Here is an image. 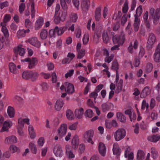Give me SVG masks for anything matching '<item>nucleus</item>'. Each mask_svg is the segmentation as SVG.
Instances as JSON below:
<instances>
[{
    "label": "nucleus",
    "mask_w": 160,
    "mask_h": 160,
    "mask_svg": "<svg viewBox=\"0 0 160 160\" xmlns=\"http://www.w3.org/2000/svg\"><path fill=\"white\" fill-rule=\"evenodd\" d=\"M28 41L30 44L37 48H39L40 47V42L38 40L37 38L36 37L29 38Z\"/></svg>",
    "instance_id": "9b49d317"
},
{
    "label": "nucleus",
    "mask_w": 160,
    "mask_h": 160,
    "mask_svg": "<svg viewBox=\"0 0 160 160\" xmlns=\"http://www.w3.org/2000/svg\"><path fill=\"white\" fill-rule=\"evenodd\" d=\"M153 68V66L151 63H148L146 66V70L148 72H150Z\"/></svg>",
    "instance_id": "e2e57ef3"
},
{
    "label": "nucleus",
    "mask_w": 160,
    "mask_h": 160,
    "mask_svg": "<svg viewBox=\"0 0 160 160\" xmlns=\"http://www.w3.org/2000/svg\"><path fill=\"white\" fill-rule=\"evenodd\" d=\"M21 61L23 62H29L28 68L29 69H32L34 68L38 62L37 58L34 57L32 58L31 59L29 58H27L22 60Z\"/></svg>",
    "instance_id": "423d86ee"
},
{
    "label": "nucleus",
    "mask_w": 160,
    "mask_h": 160,
    "mask_svg": "<svg viewBox=\"0 0 160 160\" xmlns=\"http://www.w3.org/2000/svg\"><path fill=\"white\" fill-rule=\"evenodd\" d=\"M79 140L77 135H75L72 139L71 144L72 147L74 149L77 148L79 145Z\"/></svg>",
    "instance_id": "dca6fc26"
},
{
    "label": "nucleus",
    "mask_w": 160,
    "mask_h": 160,
    "mask_svg": "<svg viewBox=\"0 0 160 160\" xmlns=\"http://www.w3.org/2000/svg\"><path fill=\"white\" fill-rule=\"evenodd\" d=\"M123 81L122 79H120L117 85V91L118 92H121L122 88Z\"/></svg>",
    "instance_id": "72a5a7b5"
},
{
    "label": "nucleus",
    "mask_w": 160,
    "mask_h": 160,
    "mask_svg": "<svg viewBox=\"0 0 160 160\" xmlns=\"http://www.w3.org/2000/svg\"><path fill=\"white\" fill-rule=\"evenodd\" d=\"M53 152L56 156L61 157L63 154V151L61 146L56 145L53 150Z\"/></svg>",
    "instance_id": "9d476101"
},
{
    "label": "nucleus",
    "mask_w": 160,
    "mask_h": 160,
    "mask_svg": "<svg viewBox=\"0 0 160 160\" xmlns=\"http://www.w3.org/2000/svg\"><path fill=\"white\" fill-rule=\"evenodd\" d=\"M9 70L11 72L13 73H16L17 72V69L16 65L13 62L9 63Z\"/></svg>",
    "instance_id": "cd10ccee"
},
{
    "label": "nucleus",
    "mask_w": 160,
    "mask_h": 160,
    "mask_svg": "<svg viewBox=\"0 0 160 160\" xmlns=\"http://www.w3.org/2000/svg\"><path fill=\"white\" fill-rule=\"evenodd\" d=\"M67 15V11H56L54 20L55 23L58 24L61 21H64Z\"/></svg>",
    "instance_id": "f03ea898"
},
{
    "label": "nucleus",
    "mask_w": 160,
    "mask_h": 160,
    "mask_svg": "<svg viewBox=\"0 0 160 160\" xmlns=\"http://www.w3.org/2000/svg\"><path fill=\"white\" fill-rule=\"evenodd\" d=\"M60 4L62 9L63 10H65L68 9V6L67 3H66L64 0H60Z\"/></svg>",
    "instance_id": "c03bdc74"
},
{
    "label": "nucleus",
    "mask_w": 160,
    "mask_h": 160,
    "mask_svg": "<svg viewBox=\"0 0 160 160\" xmlns=\"http://www.w3.org/2000/svg\"><path fill=\"white\" fill-rule=\"evenodd\" d=\"M64 104V102L62 99H58L55 105L54 108L57 111H60L63 107Z\"/></svg>",
    "instance_id": "f8f14e48"
},
{
    "label": "nucleus",
    "mask_w": 160,
    "mask_h": 160,
    "mask_svg": "<svg viewBox=\"0 0 160 160\" xmlns=\"http://www.w3.org/2000/svg\"><path fill=\"white\" fill-rule=\"evenodd\" d=\"M29 148L32 153L36 154L37 152V149L35 145L33 143L31 142L29 144Z\"/></svg>",
    "instance_id": "4c0bfd02"
},
{
    "label": "nucleus",
    "mask_w": 160,
    "mask_h": 160,
    "mask_svg": "<svg viewBox=\"0 0 160 160\" xmlns=\"http://www.w3.org/2000/svg\"><path fill=\"white\" fill-rule=\"evenodd\" d=\"M32 23L29 19L27 18L25 20V25L26 28H30L32 26Z\"/></svg>",
    "instance_id": "09e8293b"
},
{
    "label": "nucleus",
    "mask_w": 160,
    "mask_h": 160,
    "mask_svg": "<svg viewBox=\"0 0 160 160\" xmlns=\"http://www.w3.org/2000/svg\"><path fill=\"white\" fill-rule=\"evenodd\" d=\"M66 151L67 154L68 155L69 158H72L74 157V156L73 153L69 150L68 147H66Z\"/></svg>",
    "instance_id": "4d7b16f0"
},
{
    "label": "nucleus",
    "mask_w": 160,
    "mask_h": 160,
    "mask_svg": "<svg viewBox=\"0 0 160 160\" xmlns=\"http://www.w3.org/2000/svg\"><path fill=\"white\" fill-rule=\"evenodd\" d=\"M66 116L67 118L69 120H72L74 118L73 112L70 109H68L67 110Z\"/></svg>",
    "instance_id": "c756f323"
},
{
    "label": "nucleus",
    "mask_w": 160,
    "mask_h": 160,
    "mask_svg": "<svg viewBox=\"0 0 160 160\" xmlns=\"http://www.w3.org/2000/svg\"><path fill=\"white\" fill-rule=\"evenodd\" d=\"M48 35V32L45 29H43L40 33V37L42 39H45Z\"/></svg>",
    "instance_id": "a19ab883"
},
{
    "label": "nucleus",
    "mask_w": 160,
    "mask_h": 160,
    "mask_svg": "<svg viewBox=\"0 0 160 160\" xmlns=\"http://www.w3.org/2000/svg\"><path fill=\"white\" fill-rule=\"evenodd\" d=\"M117 118L120 122L124 123L126 122V117L124 115L120 112H118L116 114Z\"/></svg>",
    "instance_id": "5701e85b"
},
{
    "label": "nucleus",
    "mask_w": 160,
    "mask_h": 160,
    "mask_svg": "<svg viewBox=\"0 0 160 160\" xmlns=\"http://www.w3.org/2000/svg\"><path fill=\"white\" fill-rule=\"evenodd\" d=\"M11 15L9 14H6L4 17L3 21L5 22H8L11 19Z\"/></svg>",
    "instance_id": "0e129e2a"
},
{
    "label": "nucleus",
    "mask_w": 160,
    "mask_h": 160,
    "mask_svg": "<svg viewBox=\"0 0 160 160\" xmlns=\"http://www.w3.org/2000/svg\"><path fill=\"white\" fill-rule=\"evenodd\" d=\"M101 17V12L100 11H96L95 13V18L97 21H99Z\"/></svg>",
    "instance_id": "49530a36"
},
{
    "label": "nucleus",
    "mask_w": 160,
    "mask_h": 160,
    "mask_svg": "<svg viewBox=\"0 0 160 160\" xmlns=\"http://www.w3.org/2000/svg\"><path fill=\"white\" fill-rule=\"evenodd\" d=\"M73 72L74 70L73 69L69 70L68 72L65 74V77L66 78H67L69 77H71L73 74Z\"/></svg>",
    "instance_id": "680f3d73"
},
{
    "label": "nucleus",
    "mask_w": 160,
    "mask_h": 160,
    "mask_svg": "<svg viewBox=\"0 0 160 160\" xmlns=\"http://www.w3.org/2000/svg\"><path fill=\"white\" fill-rule=\"evenodd\" d=\"M43 19L42 17L39 18L37 20L35 24V29L36 30L39 29L43 24Z\"/></svg>",
    "instance_id": "a211bd4d"
},
{
    "label": "nucleus",
    "mask_w": 160,
    "mask_h": 160,
    "mask_svg": "<svg viewBox=\"0 0 160 160\" xmlns=\"http://www.w3.org/2000/svg\"><path fill=\"white\" fill-rule=\"evenodd\" d=\"M25 36L24 30H19L17 32V36L18 38L23 37Z\"/></svg>",
    "instance_id": "8fccbe9b"
},
{
    "label": "nucleus",
    "mask_w": 160,
    "mask_h": 160,
    "mask_svg": "<svg viewBox=\"0 0 160 160\" xmlns=\"http://www.w3.org/2000/svg\"><path fill=\"white\" fill-rule=\"evenodd\" d=\"M160 139V136L158 135H153L149 136L148 138V141L153 142H156Z\"/></svg>",
    "instance_id": "4be33fe9"
},
{
    "label": "nucleus",
    "mask_w": 160,
    "mask_h": 160,
    "mask_svg": "<svg viewBox=\"0 0 160 160\" xmlns=\"http://www.w3.org/2000/svg\"><path fill=\"white\" fill-rule=\"evenodd\" d=\"M156 40V37L154 34L152 33H150L149 35L147 42V48L149 49L151 48L154 44Z\"/></svg>",
    "instance_id": "0eeeda50"
},
{
    "label": "nucleus",
    "mask_w": 160,
    "mask_h": 160,
    "mask_svg": "<svg viewBox=\"0 0 160 160\" xmlns=\"http://www.w3.org/2000/svg\"><path fill=\"white\" fill-rule=\"evenodd\" d=\"M38 76L39 74L37 72L32 71L30 79L32 81L34 82L37 79Z\"/></svg>",
    "instance_id": "2f4dec72"
},
{
    "label": "nucleus",
    "mask_w": 160,
    "mask_h": 160,
    "mask_svg": "<svg viewBox=\"0 0 160 160\" xmlns=\"http://www.w3.org/2000/svg\"><path fill=\"white\" fill-rule=\"evenodd\" d=\"M78 124V122H76L75 123L70 125L68 127V128L71 130H75L77 128V125Z\"/></svg>",
    "instance_id": "052dcab7"
},
{
    "label": "nucleus",
    "mask_w": 160,
    "mask_h": 160,
    "mask_svg": "<svg viewBox=\"0 0 160 160\" xmlns=\"http://www.w3.org/2000/svg\"><path fill=\"white\" fill-rule=\"evenodd\" d=\"M14 52L15 56L17 57L19 54L20 56H23L25 53V50L22 48V45H19L18 47L15 48L14 49Z\"/></svg>",
    "instance_id": "6e6552de"
},
{
    "label": "nucleus",
    "mask_w": 160,
    "mask_h": 160,
    "mask_svg": "<svg viewBox=\"0 0 160 160\" xmlns=\"http://www.w3.org/2000/svg\"><path fill=\"white\" fill-rule=\"evenodd\" d=\"M150 93V91L148 87H146L144 88L140 94L141 98H145Z\"/></svg>",
    "instance_id": "aec40b11"
},
{
    "label": "nucleus",
    "mask_w": 160,
    "mask_h": 160,
    "mask_svg": "<svg viewBox=\"0 0 160 160\" xmlns=\"http://www.w3.org/2000/svg\"><path fill=\"white\" fill-rule=\"evenodd\" d=\"M151 150L152 157L153 158L155 159L158 156V152L154 148H152Z\"/></svg>",
    "instance_id": "79ce46f5"
},
{
    "label": "nucleus",
    "mask_w": 160,
    "mask_h": 160,
    "mask_svg": "<svg viewBox=\"0 0 160 160\" xmlns=\"http://www.w3.org/2000/svg\"><path fill=\"white\" fill-rule=\"evenodd\" d=\"M90 5V2L88 0H84L81 4V6L83 8L86 9H88Z\"/></svg>",
    "instance_id": "c9c22d12"
},
{
    "label": "nucleus",
    "mask_w": 160,
    "mask_h": 160,
    "mask_svg": "<svg viewBox=\"0 0 160 160\" xmlns=\"http://www.w3.org/2000/svg\"><path fill=\"white\" fill-rule=\"evenodd\" d=\"M140 25V19L138 18L137 17V16H135L134 22L133 24L134 30L135 32H137L138 31Z\"/></svg>",
    "instance_id": "6ab92c4d"
},
{
    "label": "nucleus",
    "mask_w": 160,
    "mask_h": 160,
    "mask_svg": "<svg viewBox=\"0 0 160 160\" xmlns=\"http://www.w3.org/2000/svg\"><path fill=\"white\" fill-rule=\"evenodd\" d=\"M115 23L114 24L113 26V30L114 31H117L119 28V22H118L117 20H115Z\"/></svg>",
    "instance_id": "5fc2aeb1"
},
{
    "label": "nucleus",
    "mask_w": 160,
    "mask_h": 160,
    "mask_svg": "<svg viewBox=\"0 0 160 160\" xmlns=\"http://www.w3.org/2000/svg\"><path fill=\"white\" fill-rule=\"evenodd\" d=\"M17 142V138L14 136H11L6 138L5 142L6 144H12Z\"/></svg>",
    "instance_id": "4468645a"
},
{
    "label": "nucleus",
    "mask_w": 160,
    "mask_h": 160,
    "mask_svg": "<svg viewBox=\"0 0 160 160\" xmlns=\"http://www.w3.org/2000/svg\"><path fill=\"white\" fill-rule=\"evenodd\" d=\"M98 95V93L94 91L93 92H92L89 95V97L90 98H94V102H96L95 100L97 98V97Z\"/></svg>",
    "instance_id": "bf43d9fd"
},
{
    "label": "nucleus",
    "mask_w": 160,
    "mask_h": 160,
    "mask_svg": "<svg viewBox=\"0 0 160 160\" xmlns=\"http://www.w3.org/2000/svg\"><path fill=\"white\" fill-rule=\"evenodd\" d=\"M112 150L113 154L118 155L120 154V150L117 143H114L113 144Z\"/></svg>",
    "instance_id": "bb28decb"
},
{
    "label": "nucleus",
    "mask_w": 160,
    "mask_h": 160,
    "mask_svg": "<svg viewBox=\"0 0 160 160\" xmlns=\"http://www.w3.org/2000/svg\"><path fill=\"white\" fill-rule=\"evenodd\" d=\"M144 22L146 27L147 30L148 31H150L151 30V26L149 22L148 21Z\"/></svg>",
    "instance_id": "338daca9"
},
{
    "label": "nucleus",
    "mask_w": 160,
    "mask_h": 160,
    "mask_svg": "<svg viewBox=\"0 0 160 160\" xmlns=\"http://www.w3.org/2000/svg\"><path fill=\"white\" fill-rule=\"evenodd\" d=\"M98 149L99 152L101 155L104 156L105 155L106 151V149L105 145L102 142L99 143L98 146Z\"/></svg>",
    "instance_id": "f3484780"
},
{
    "label": "nucleus",
    "mask_w": 160,
    "mask_h": 160,
    "mask_svg": "<svg viewBox=\"0 0 160 160\" xmlns=\"http://www.w3.org/2000/svg\"><path fill=\"white\" fill-rule=\"evenodd\" d=\"M10 151L12 153H14L16 152L20 151V149L19 148L17 147L14 145H10L9 148Z\"/></svg>",
    "instance_id": "473e14b6"
},
{
    "label": "nucleus",
    "mask_w": 160,
    "mask_h": 160,
    "mask_svg": "<svg viewBox=\"0 0 160 160\" xmlns=\"http://www.w3.org/2000/svg\"><path fill=\"white\" fill-rule=\"evenodd\" d=\"M114 55L111 54L109 57L107 56L105 58V61L108 63L110 62L113 59Z\"/></svg>",
    "instance_id": "13d9d810"
},
{
    "label": "nucleus",
    "mask_w": 160,
    "mask_h": 160,
    "mask_svg": "<svg viewBox=\"0 0 160 160\" xmlns=\"http://www.w3.org/2000/svg\"><path fill=\"white\" fill-rule=\"evenodd\" d=\"M118 63L116 61H114L112 64V69L116 70L117 72L118 69Z\"/></svg>",
    "instance_id": "603ef678"
},
{
    "label": "nucleus",
    "mask_w": 160,
    "mask_h": 160,
    "mask_svg": "<svg viewBox=\"0 0 160 160\" xmlns=\"http://www.w3.org/2000/svg\"><path fill=\"white\" fill-rule=\"evenodd\" d=\"M70 18L71 20L74 22H75L78 18L77 15L76 13H72L70 15Z\"/></svg>",
    "instance_id": "3c124183"
},
{
    "label": "nucleus",
    "mask_w": 160,
    "mask_h": 160,
    "mask_svg": "<svg viewBox=\"0 0 160 160\" xmlns=\"http://www.w3.org/2000/svg\"><path fill=\"white\" fill-rule=\"evenodd\" d=\"M89 39V35L88 33H85L82 39L83 43L84 44H86L88 42Z\"/></svg>",
    "instance_id": "de8ad7c7"
},
{
    "label": "nucleus",
    "mask_w": 160,
    "mask_h": 160,
    "mask_svg": "<svg viewBox=\"0 0 160 160\" xmlns=\"http://www.w3.org/2000/svg\"><path fill=\"white\" fill-rule=\"evenodd\" d=\"M102 110L103 112H105L109 110L110 108V107L107 103H103L102 105Z\"/></svg>",
    "instance_id": "ea45409f"
},
{
    "label": "nucleus",
    "mask_w": 160,
    "mask_h": 160,
    "mask_svg": "<svg viewBox=\"0 0 160 160\" xmlns=\"http://www.w3.org/2000/svg\"><path fill=\"white\" fill-rule=\"evenodd\" d=\"M112 39L114 44L122 45L125 40V34L123 31L121 30L119 34L115 35L112 37Z\"/></svg>",
    "instance_id": "f257e3e1"
},
{
    "label": "nucleus",
    "mask_w": 160,
    "mask_h": 160,
    "mask_svg": "<svg viewBox=\"0 0 160 160\" xmlns=\"http://www.w3.org/2000/svg\"><path fill=\"white\" fill-rule=\"evenodd\" d=\"M7 113L10 118L14 117L15 115V110L13 107L9 106L7 109Z\"/></svg>",
    "instance_id": "393cba45"
},
{
    "label": "nucleus",
    "mask_w": 160,
    "mask_h": 160,
    "mask_svg": "<svg viewBox=\"0 0 160 160\" xmlns=\"http://www.w3.org/2000/svg\"><path fill=\"white\" fill-rule=\"evenodd\" d=\"M3 125L5 126L8 127V128H10L12 125V123L11 121H5L4 122Z\"/></svg>",
    "instance_id": "774afa93"
},
{
    "label": "nucleus",
    "mask_w": 160,
    "mask_h": 160,
    "mask_svg": "<svg viewBox=\"0 0 160 160\" xmlns=\"http://www.w3.org/2000/svg\"><path fill=\"white\" fill-rule=\"evenodd\" d=\"M65 90L68 93L72 94L74 92V88L73 85L68 82H65Z\"/></svg>",
    "instance_id": "ddd939ff"
},
{
    "label": "nucleus",
    "mask_w": 160,
    "mask_h": 160,
    "mask_svg": "<svg viewBox=\"0 0 160 160\" xmlns=\"http://www.w3.org/2000/svg\"><path fill=\"white\" fill-rule=\"evenodd\" d=\"M128 15L127 14L124 15L121 19V24L123 26L127 21Z\"/></svg>",
    "instance_id": "864d4df0"
},
{
    "label": "nucleus",
    "mask_w": 160,
    "mask_h": 160,
    "mask_svg": "<svg viewBox=\"0 0 160 160\" xmlns=\"http://www.w3.org/2000/svg\"><path fill=\"white\" fill-rule=\"evenodd\" d=\"M154 61L157 62H160V43L158 44L154 54Z\"/></svg>",
    "instance_id": "1a4fd4ad"
},
{
    "label": "nucleus",
    "mask_w": 160,
    "mask_h": 160,
    "mask_svg": "<svg viewBox=\"0 0 160 160\" xmlns=\"http://www.w3.org/2000/svg\"><path fill=\"white\" fill-rule=\"evenodd\" d=\"M126 134L125 130L123 128H119L114 133V136L115 140L118 141L123 138Z\"/></svg>",
    "instance_id": "39448f33"
},
{
    "label": "nucleus",
    "mask_w": 160,
    "mask_h": 160,
    "mask_svg": "<svg viewBox=\"0 0 160 160\" xmlns=\"http://www.w3.org/2000/svg\"><path fill=\"white\" fill-rule=\"evenodd\" d=\"M102 37L104 43H107L109 42L110 38L108 36L107 32L106 31H104L103 32Z\"/></svg>",
    "instance_id": "a878e982"
},
{
    "label": "nucleus",
    "mask_w": 160,
    "mask_h": 160,
    "mask_svg": "<svg viewBox=\"0 0 160 160\" xmlns=\"http://www.w3.org/2000/svg\"><path fill=\"white\" fill-rule=\"evenodd\" d=\"M67 129V126L66 124L61 125L58 129V133L59 136L62 137L64 135L66 134Z\"/></svg>",
    "instance_id": "2eb2a0df"
},
{
    "label": "nucleus",
    "mask_w": 160,
    "mask_h": 160,
    "mask_svg": "<svg viewBox=\"0 0 160 160\" xmlns=\"http://www.w3.org/2000/svg\"><path fill=\"white\" fill-rule=\"evenodd\" d=\"M94 113L92 110L88 109L86 110L84 113V115L86 117L91 118L93 116Z\"/></svg>",
    "instance_id": "58836bf2"
},
{
    "label": "nucleus",
    "mask_w": 160,
    "mask_h": 160,
    "mask_svg": "<svg viewBox=\"0 0 160 160\" xmlns=\"http://www.w3.org/2000/svg\"><path fill=\"white\" fill-rule=\"evenodd\" d=\"M23 127H22L21 125L19 124L17 126V129L18 134L21 136L24 135V132L22 131V129Z\"/></svg>",
    "instance_id": "37998d69"
},
{
    "label": "nucleus",
    "mask_w": 160,
    "mask_h": 160,
    "mask_svg": "<svg viewBox=\"0 0 160 160\" xmlns=\"http://www.w3.org/2000/svg\"><path fill=\"white\" fill-rule=\"evenodd\" d=\"M122 13L120 11H119L117 14L114 15L113 18L114 19V18L116 17L115 20H117L118 22H120V17L122 16Z\"/></svg>",
    "instance_id": "a18cd8bd"
},
{
    "label": "nucleus",
    "mask_w": 160,
    "mask_h": 160,
    "mask_svg": "<svg viewBox=\"0 0 160 160\" xmlns=\"http://www.w3.org/2000/svg\"><path fill=\"white\" fill-rule=\"evenodd\" d=\"M83 109L82 108L76 109L74 112L75 116L79 119L81 118L83 115Z\"/></svg>",
    "instance_id": "412c9836"
},
{
    "label": "nucleus",
    "mask_w": 160,
    "mask_h": 160,
    "mask_svg": "<svg viewBox=\"0 0 160 160\" xmlns=\"http://www.w3.org/2000/svg\"><path fill=\"white\" fill-rule=\"evenodd\" d=\"M66 30V28L65 27H61L59 28L58 26H56L55 28L49 30L48 37L50 38H54L56 34L58 35H61Z\"/></svg>",
    "instance_id": "7ed1b4c3"
},
{
    "label": "nucleus",
    "mask_w": 160,
    "mask_h": 160,
    "mask_svg": "<svg viewBox=\"0 0 160 160\" xmlns=\"http://www.w3.org/2000/svg\"><path fill=\"white\" fill-rule=\"evenodd\" d=\"M155 105V101L154 99L152 98L151 100L150 107L151 109H153Z\"/></svg>",
    "instance_id": "69168bd1"
},
{
    "label": "nucleus",
    "mask_w": 160,
    "mask_h": 160,
    "mask_svg": "<svg viewBox=\"0 0 160 160\" xmlns=\"http://www.w3.org/2000/svg\"><path fill=\"white\" fill-rule=\"evenodd\" d=\"M18 123L19 124L21 125L22 127H24V123L28 125L29 124V119L28 118L22 119V118H20L18 119Z\"/></svg>",
    "instance_id": "b1692460"
},
{
    "label": "nucleus",
    "mask_w": 160,
    "mask_h": 160,
    "mask_svg": "<svg viewBox=\"0 0 160 160\" xmlns=\"http://www.w3.org/2000/svg\"><path fill=\"white\" fill-rule=\"evenodd\" d=\"M94 134V132L92 130H90L87 131L85 132L83 135V139L85 142H87L91 144H93V142L92 141V138Z\"/></svg>",
    "instance_id": "20e7f679"
},
{
    "label": "nucleus",
    "mask_w": 160,
    "mask_h": 160,
    "mask_svg": "<svg viewBox=\"0 0 160 160\" xmlns=\"http://www.w3.org/2000/svg\"><path fill=\"white\" fill-rule=\"evenodd\" d=\"M152 17L160 18V11H150Z\"/></svg>",
    "instance_id": "e433bc0d"
},
{
    "label": "nucleus",
    "mask_w": 160,
    "mask_h": 160,
    "mask_svg": "<svg viewBox=\"0 0 160 160\" xmlns=\"http://www.w3.org/2000/svg\"><path fill=\"white\" fill-rule=\"evenodd\" d=\"M2 31L6 37L8 38L9 37V35L8 31L6 27L2 28Z\"/></svg>",
    "instance_id": "6e6d98bb"
},
{
    "label": "nucleus",
    "mask_w": 160,
    "mask_h": 160,
    "mask_svg": "<svg viewBox=\"0 0 160 160\" xmlns=\"http://www.w3.org/2000/svg\"><path fill=\"white\" fill-rule=\"evenodd\" d=\"M145 154L143 151L139 150H138L137 158L138 160H143L144 158Z\"/></svg>",
    "instance_id": "c85d7f7f"
},
{
    "label": "nucleus",
    "mask_w": 160,
    "mask_h": 160,
    "mask_svg": "<svg viewBox=\"0 0 160 160\" xmlns=\"http://www.w3.org/2000/svg\"><path fill=\"white\" fill-rule=\"evenodd\" d=\"M31 71H25L23 72L22 74V77L23 78L25 79H30Z\"/></svg>",
    "instance_id": "7c9ffc66"
},
{
    "label": "nucleus",
    "mask_w": 160,
    "mask_h": 160,
    "mask_svg": "<svg viewBox=\"0 0 160 160\" xmlns=\"http://www.w3.org/2000/svg\"><path fill=\"white\" fill-rule=\"evenodd\" d=\"M77 51L78 52V54L77 56L78 59H80L84 56L85 54V51L84 49H82Z\"/></svg>",
    "instance_id": "f704fd0d"
}]
</instances>
